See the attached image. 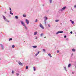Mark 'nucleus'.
Masks as SVG:
<instances>
[{
  "instance_id": "f257e3e1",
  "label": "nucleus",
  "mask_w": 76,
  "mask_h": 76,
  "mask_svg": "<svg viewBox=\"0 0 76 76\" xmlns=\"http://www.w3.org/2000/svg\"><path fill=\"white\" fill-rule=\"evenodd\" d=\"M21 23L22 24V25L25 28L26 30H27L28 29V28L26 26V25H25V24L22 21H20Z\"/></svg>"
},
{
  "instance_id": "f03ea898",
  "label": "nucleus",
  "mask_w": 76,
  "mask_h": 76,
  "mask_svg": "<svg viewBox=\"0 0 76 76\" xmlns=\"http://www.w3.org/2000/svg\"><path fill=\"white\" fill-rule=\"evenodd\" d=\"M2 16L3 17V18L4 19L5 21H6V22H9V21L8 20L6 19V17H5V16H4L2 15Z\"/></svg>"
},
{
  "instance_id": "7ed1b4c3",
  "label": "nucleus",
  "mask_w": 76,
  "mask_h": 76,
  "mask_svg": "<svg viewBox=\"0 0 76 76\" xmlns=\"http://www.w3.org/2000/svg\"><path fill=\"white\" fill-rule=\"evenodd\" d=\"M66 7H63V8H62L61 9H59V11L60 12H63V10H65V9H66Z\"/></svg>"
},
{
  "instance_id": "20e7f679",
  "label": "nucleus",
  "mask_w": 76,
  "mask_h": 76,
  "mask_svg": "<svg viewBox=\"0 0 76 76\" xmlns=\"http://www.w3.org/2000/svg\"><path fill=\"white\" fill-rule=\"evenodd\" d=\"M39 26L41 28H42V29H44V27L42 26V24H40Z\"/></svg>"
},
{
  "instance_id": "39448f33",
  "label": "nucleus",
  "mask_w": 76,
  "mask_h": 76,
  "mask_svg": "<svg viewBox=\"0 0 76 76\" xmlns=\"http://www.w3.org/2000/svg\"><path fill=\"white\" fill-rule=\"evenodd\" d=\"M44 18L45 19V20H44V21H45V25H46V20H47L48 19H47V17H44Z\"/></svg>"
},
{
  "instance_id": "423d86ee",
  "label": "nucleus",
  "mask_w": 76,
  "mask_h": 76,
  "mask_svg": "<svg viewBox=\"0 0 76 76\" xmlns=\"http://www.w3.org/2000/svg\"><path fill=\"white\" fill-rule=\"evenodd\" d=\"M26 23L27 25H28L29 23V20H28L27 19H26Z\"/></svg>"
},
{
  "instance_id": "0eeeda50",
  "label": "nucleus",
  "mask_w": 76,
  "mask_h": 76,
  "mask_svg": "<svg viewBox=\"0 0 76 76\" xmlns=\"http://www.w3.org/2000/svg\"><path fill=\"white\" fill-rule=\"evenodd\" d=\"M0 45H1V47L2 48V50H4V45L1 44H0Z\"/></svg>"
},
{
  "instance_id": "6e6552de",
  "label": "nucleus",
  "mask_w": 76,
  "mask_h": 76,
  "mask_svg": "<svg viewBox=\"0 0 76 76\" xmlns=\"http://www.w3.org/2000/svg\"><path fill=\"white\" fill-rule=\"evenodd\" d=\"M63 31H58V32H57L56 33V35H57V34H60L61 33H63Z\"/></svg>"
},
{
  "instance_id": "1a4fd4ad",
  "label": "nucleus",
  "mask_w": 76,
  "mask_h": 76,
  "mask_svg": "<svg viewBox=\"0 0 76 76\" xmlns=\"http://www.w3.org/2000/svg\"><path fill=\"white\" fill-rule=\"evenodd\" d=\"M72 51H73V52H75L76 51V49L74 48L72 49Z\"/></svg>"
},
{
  "instance_id": "9d476101",
  "label": "nucleus",
  "mask_w": 76,
  "mask_h": 76,
  "mask_svg": "<svg viewBox=\"0 0 76 76\" xmlns=\"http://www.w3.org/2000/svg\"><path fill=\"white\" fill-rule=\"evenodd\" d=\"M70 21L72 23V24H74V23H75V22L74 21H72V20H70Z\"/></svg>"
},
{
  "instance_id": "9b49d317",
  "label": "nucleus",
  "mask_w": 76,
  "mask_h": 76,
  "mask_svg": "<svg viewBox=\"0 0 76 76\" xmlns=\"http://www.w3.org/2000/svg\"><path fill=\"white\" fill-rule=\"evenodd\" d=\"M38 33V32L37 31H36L34 32V35H37V34Z\"/></svg>"
},
{
  "instance_id": "f8f14e48",
  "label": "nucleus",
  "mask_w": 76,
  "mask_h": 76,
  "mask_svg": "<svg viewBox=\"0 0 76 76\" xmlns=\"http://www.w3.org/2000/svg\"><path fill=\"white\" fill-rule=\"evenodd\" d=\"M70 66H71V64H69L68 66V67H70Z\"/></svg>"
},
{
  "instance_id": "ddd939ff",
  "label": "nucleus",
  "mask_w": 76,
  "mask_h": 76,
  "mask_svg": "<svg viewBox=\"0 0 76 76\" xmlns=\"http://www.w3.org/2000/svg\"><path fill=\"white\" fill-rule=\"evenodd\" d=\"M18 64L19 65H20V66H22V64L21 63V62H20L18 63Z\"/></svg>"
},
{
  "instance_id": "4468645a",
  "label": "nucleus",
  "mask_w": 76,
  "mask_h": 76,
  "mask_svg": "<svg viewBox=\"0 0 76 76\" xmlns=\"http://www.w3.org/2000/svg\"><path fill=\"white\" fill-rule=\"evenodd\" d=\"M48 56H50V57L51 58L52 57V56H51V55L50 54V53H49L48 54Z\"/></svg>"
},
{
  "instance_id": "2eb2a0df",
  "label": "nucleus",
  "mask_w": 76,
  "mask_h": 76,
  "mask_svg": "<svg viewBox=\"0 0 76 76\" xmlns=\"http://www.w3.org/2000/svg\"><path fill=\"white\" fill-rule=\"evenodd\" d=\"M16 75H17V76H19V73H16Z\"/></svg>"
},
{
  "instance_id": "dca6fc26",
  "label": "nucleus",
  "mask_w": 76,
  "mask_h": 76,
  "mask_svg": "<svg viewBox=\"0 0 76 76\" xmlns=\"http://www.w3.org/2000/svg\"><path fill=\"white\" fill-rule=\"evenodd\" d=\"M32 47H33V48H37V46H32Z\"/></svg>"
},
{
  "instance_id": "f3484780",
  "label": "nucleus",
  "mask_w": 76,
  "mask_h": 76,
  "mask_svg": "<svg viewBox=\"0 0 76 76\" xmlns=\"http://www.w3.org/2000/svg\"><path fill=\"white\" fill-rule=\"evenodd\" d=\"M49 1L50 4H51L52 3V0H49Z\"/></svg>"
},
{
  "instance_id": "a211bd4d",
  "label": "nucleus",
  "mask_w": 76,
  "mask_h": 76,
  "mask_svg": "<svg viewBox=\"0 0 76 76\" xmlns=\"http://www.w3.org/2000/svg\"><path fill=\"white\" fill-rule=\"evenodd\" d=\"M12 11H10V14L11 15H13V13H12Z\"/></svg>"
},
{
  "instance_id": "6ab92c4d",
  "label": "nucleus",
  "mask_w": 76,
  "mask_h": 76,
  "mask_svg": "<svg viewBox=\"0 0 76 76\" xmlns=\"http://www.w3.org/2000/svg\"><path fill=\"white\" fill-rule=\"evenodd\" d=\"M55 22H59V20H55Z\"/></svg>"
},
{
  "instance_id": "aec40b11",
  "label": "nucleus",
  "mask_w": 76,
  "mask_h": 76,
  "mask_svg": "<svg viewBox=\"0 0 76 76\" xmlns=\"http://www.w3.org/2000/svg\"><path fill=\"white\" fill-rule=\"evenodd\" d=\"M43 35H44L43 33H42L40 34V37H42L43 36Z\"/></svg>"
},
{
  "instance_id": "412c9836",
  "label": "nucleus",
  "mask_w": 76,
  "mask_h": 76,
  "mask_svg": "<svg viewBox=\"0 0 76 76\" xmlns=\"http://www.w3.org/2000/svg\"><path fill=\"white\" fill-rule=\"evenodd\" d=\"M33 69L34 71H35V70H36V69L35 68V67H33Z\"/></svg>"
},
{
  "instance_id": "4be33fe9",
  "label": "nucleus",
  "mask_w": 76,
  "mask_h": 76,
  "mask_svg": "<svg viewBox=\"0 0 76 76\" xmlns=\"http://www.w3.org/2000/svg\"><path fill=\"white\" fill-rule=\"evenodd\" d=\"M15 19H18V16H15Z\"/></svg>"
},
{
  "instance_id": "5701e85b",
  "label": "nucleus",
  "mask_w": 76,
  "mask_h": 76,
  "mask_svg": "<svg viewBox=\"0 0 76 76\" xmlns=\"http://www.w3.org/2000/svg\"><path fill=\"white\" fill-rule=\"evenodd\" d=\"M38 21V19H36L35 21V22H37Z\"/></svg>"
},
{
  "instance_id": "b1692460",
  "label": "nucleus",
  "mask_w": 76,
  "mask_h": 76,
  "mask_svg": "<svg viewBox=\"0 0 76 76\" xmlns=\"http://www.w3.org/2000/svg\"><path fill=\"white\" fill-rule=\"evenodd\" d=\"M23 17H26V15H23Z\"/></svg>"
},
{
  "instance_id": "393cba45",
  "label": "nucleus",
  "mask_w": 76,
  "mask_h": 76,
  "mask_svg": "<svg viewBox=\"0 0 76 76\" xmlns=\"http://www.w3.org/2000/svg\"><path fill=\"white\" fill-rule=\"evenodd\" d=\"M15 45H12V48H15Z\"/></svg>"
},
{
  "instance_id": "a878e982",
  "label": "nucleus",
  "mask_w": 76,
  "mask_h": 76,
  "mask_svg": "<svg viewBox=\"0 0 76 76\" xmlns=\"http://www.w3.org/2000/svg\"><path fill=\"white\" fill-rule=\"evenodd\" d=\"M12 38H10L9 39V41H12Z\"/></svg>"
},
{
  "instance_id": "bb28decb",
  "label": "nucleus",
  "mask_w": 76,
  "mask_h": 76,
  "mask_svg": "<svg viewBox=\"0 0 76 76\" xmlns=\"http://www.w3.org/2000/svg\"><path fill=\"white\" fill-rule=\"evenodd\" d=\"M12 74H13L14 73V71H13V70L12 71Z\"/></svg>"
},
{
  "instance_id": "cd10ccee",
  "label": "nucleus",
  "mask_w": 76,
  "mask_h": 76,
  "mask_svg": "<svg viewBox=\"0 0 76 76\" xmlns=\"http://www.w3.org/2000/svg\"><path fill=\"white\" fill-rule=\"evenodd\" d=\"M26 69H28V66H26Z\"/></svg>"
},
{
  "instance_id": "c85d7f7f",
  "label": "nucleus",
  "mask_w": 76,
  "mask_h": 76,
  "mask_svg": "<svg viewBox=\"0 0 76 76\" xmlns=\"http://www.w3.org/2000/svg\"><path fill=\"white\" fill-rule=\"evenodd\" d=\"M43 51H44V53L45 52V49H43Z\"/></svg>"
},
{
  "instance_id": "c756f323",
  "label": "nucleus",
  "mask_w": 76,
  "mask_h": 76,
  "mask_svg": "<svg viewBox=\"0 0 76 76\" xmlns=\"http://www.w3.org/2000/svg\"><path fill=\"white\" fill-rule=\"evenodd\" d=\"M74 8L76 9V5H75L74 6Z\"/></svg>"
},
{
  "instance_id": "7c9ffc66",
  "label": "nucleus",
  "mask_w": 76,
  "mask_h": 76,
  "mask_svg": "<svg viewBox=\"0 0 76 76\" xmlns=\"http://www.w3.org/2000/svg\"><path fill=\"white\" fill-rule=\"evenodd\" d=\"M70 33L71 34H73V32L72 31H71L70 32Z\"/></svg>"
},
{
  "instance_id": "2f4dec72",
  "label": "nucleus",
  "mask_w": 76,
  "mask_h": 76,
  "mask_svg": "<svg viewBox=\"0 0 76 76\" xmlns=\"http://www.w3.org/2000/svg\"><path fill=\"white\" fill-rule=\"evenodd\" d=\"M66 35H65L64 36V38H66Z\"/></svg>"
},
{
  "instance_id": "473e14b6",
  "label": "nucleus",
  "mask_w": 76,
  "mask_h": 76,
  "mask_svg": "<svg viewBox=\"0 0 76 76\" xmlns=\"http://www.w3.org/2000/svg\"><path fill=\"white\" fill-rule=\"evenodd\" d=\"M38 54L37 53L35 55V56H37L38 55Z\"/></svg>"
},
{
  "instance_id": "72a5a7b5",
  "label": "nucleus",
  "mask_w": 76,
  "mask_h": 76,
  "mask_svg": "<svg viewBox=\"0 0 76 76\" xmlns=\"http://www.w3.org/2000/svg\"><path fill=\"white\" fill-rule=\"evenodd\" d=\"M9 9L11 11H12V9H11V8H10Z\"/></svg>"
},
{
  "instance_id": "f704fd0d",
  "label": "nucleus",
  "mask_w": 76,
  "mask_h": 76,
  "mask_svg": "<svg viewBox=\"0 0 76 76\" xmlns=\"http://www.w3.org/2000/svg\"><path fill=\"white\" fill-rule=\"evenodd\" d=\"M73 54L72 53V54H71V57H72L73 56Z\"/></svg>"
},
{
  "instance_id": "c9c22d12",
  "label": "nucleus",
  "mask_w": 76,
  "mask_h": 76,
  "mask_svg": "<svg viewBox=\"0 0 76 76\" xmlns=\"http://www.w3.org/2000/svg\"><path fill=\"white\" fill-rule=\"evenodd\" d=\"M48 26L49 27H50V24H48Z\"/></svg>"
},
{
  "instance_id": "e433bc0d",
  "label": "nucleus",
  "mask_w": 76,
  "mask_h": 76,
  "mask_svg": "<svg viewBox=\"0 0 76 76\" xmlns=\"http://www.w3.org/2000/svg\"><path fill=\"white\" fill-rule=\"evenodd\" d=\"M57 53H59V50H57Z\"/></svg>"
},
{
  "instance_id": "4c0bfd02",
  "label": "nucleus",
  "mask_w": 76,
  "mask_h": 76,
  "mask_svg": "<svg viewBox=\"0 0 76 76\" xmlns=\"http://www.w3.org/2000/svg\"><path fill=\"white\" fill-rule=\"evenodd\" d=\"M66 69V67H64V70H65Z\"/></svg>"
},
{
  "instance_id": "58836bf2",
  "label": "nucleus",
  "mask_w": 76,
  "mask_h": 76,
  "mask_svg": "<svg viewBox=\"0 0 76 76\" xmlns=\"http://www.w3.org/2000/svg\"><path fill=\"white\" fill-rule=\"evenodd\" d=\"M39 51L38 52L37 54H39Z\"/></svg>"
},
{
  "instance_id": "ea45409f",
  "label": "nucleus",
  "mask_w": 76,
  "mask_h": 76,
  "mask_svg": "<svg viewBox=\"0 0 76 76\" xmlns=\"http://www.w3.org/2000/svg\"><path fill=\"white\" fill-rule=\"evenodd\" d=\"M65 71H66V72H67V69H65Z\"/></svg>"
},
{
  "instance_id": "a19ab883",
  "label": "nucleus",
  "mask_w": 76,
  "mask_h": 76,
  "mask_svg": "<svg viewBox=\"0 0 76 76\" xmlns=\"http://www.w3.org/2000/svg\"><path fill=\"white\" fill-rule=\"evenodd\" d=\"M37 37H36L35 39H37Z\"/></svg>"
},
{
  "instance_id": "79ce46f5",
  "label": "nucleus",
  "mask_w": 76,
  "mask_h": 76,
  "mask_svg": "<svg viewBox=\"0 0 76 76\" xmlns=\"http://www.w3.org/2000/svg\"><path fill=\"white\" fill-rule=\"evenodd\" d=\"M72 74H74V72H72Z\"/></svg>"
},
{
  "instance_id": "37998d69",
  "label": "nucleus",
  "mask_w": 76,
  "mask_h": 76,
  "mask_svg": "<svg viewBox=\"0 0 76 76\" xmlns=\"http://www.w3.org/2000/svg\"><path fill=\"white\" fill-rule=\"evenodd\" d=\"M44 6V4H43V5H42V6Z\"/></svg>"
},
{
  "instance_id": "c03bdc74",
  "label": "nucleus",
  "mask_w": 76,
  "mask_h": 76,
  "mask_svg": "<svg viewBox=\"0 0 76 76\" xmlns=\"http://www.w3.org/2000/svg\"><path fill=\"white\" fill-rule=\"evenodd\" d=\"M75 69H76V66H75Z\"/></svg>"
},
{
  "instance_id": "a18cd8bd",
  "label": "nucleus",
  "mask_w": 76,
  "mask_h": 76,
  "mask_svg": "<svg viewBox=\"0 0 76 76\" xmlns=\"http://www.w3.org/2000/svg\"><path fill=\"white\" fill-rule=\"evenodd\" d=\"M66 40H67H67H68L67 39H66Z\"/></svg>"
},
{
  "instance_id": "49530a36",
  "label": "nucleus",
  "mask_w": 76,
  "mask_h": 76,
  "mask_svg": "<svg viewBox=\"0 0 76 76\" xmlns=\"http://www.w3.org/2000/svg\"><path fill=\"white\" fill-rule=\"evenodd\" d=\"M46 38V37H45V38Z\"/></svg>"
},
{
  "instance_id": "de8ad7c7",
  "label": "nucleus",
  "mask_w": 76,
  "mask_h": 76,
  "mask_svg": "<svg viewBox=\"0 0 76 76\" xmlns=\"http://www.w3.org/2000/svg\"><path fill=\"white\" fill-rule=\"evenodd\" d=\"M5 13H6V12H5Z\"/></svg>"
},
{
  "instance_id": "09e8293b",
  "label": "nucleus",
  "mask_w": 76,
  "mask_h": 76,
  "mask_svg": "<svg viewBox=\"0 0 76 76\" xmlns=\"http://www.w3.org/2000/svg\"><path fill=\"white\" fill-rule=\"evenodd\" d=\"M61 24H62V23H61Z\"/></svg>"
},
{
  "instance_id": "8fccbe9b",
  "label": "nucleus",
  "mask_w": 76,
  "mask_h": 76,
  "mask_svg": "<svg viewBox=\"0 0 76 76\" xmlns=\"http://www.w3.org/2000/svg\"><path fill=\"white\" fill-rule=\"evenodd\" d=\"M75 36H76V35H75Z\"/></svg>"
}]
</instances>
